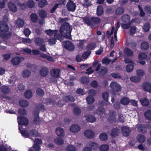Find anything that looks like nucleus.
<instances>
[{
	"label": "nucleus",
	"instance_id": "1",
	"mask_svg": "<svg viewBox=\"0 0 151 151\" xmlns=\"http://www.w3.org/2000/svg\"><path fill=\"white\" fill-rule=\"evenodd\" d=\"M8 27L6 22H1L0 24V37L5 39L10 36L11 34L8 32Z\"/></svg>",
	"mask_w": 151,
	"mask_h": 151
},
{
	"label": "nucleus",
	"instance_id": "2",
	"mask_svg": "<svg viewBox=\"0 0 151 151\" xmlns=\"http://www.w3.org/2000/svg\"><path fill=\"white\" fill-rule=\"evenodd\" d=\"M71 29L68 23H66L65 25H62L60 29L61 35L63 37L70 39L71 37L70 33Z\"/></svg>",
	"mask_w": 151,
	"mask_h": 151
},
{
	"label": "nucleus",
	"instance_id": "3",
	"mask_svg": "<svg viewBox=\"0 0 151 151\" xmlns=\"http://www.w3.org/2000/svg\"><path fill=\"white\" fill-rule=\"evenodd\" d=\"M60 70L58 69H53L50 71L51 78L50 81L51 82L56 83L57 78L59 76Z\"/></svg>",
	"mask_w": 151,
	"mask_h": 151
},
{
	"label": "nucleus",
	"instance_id": "4",
	"mask_svg": "<svg viewBox=\"0 0 151 151\" xmlns=\"http://www.w3.org/2000/svg\"><path fill=\"white\" fill-rule=\"evenodd\" d=\"M21 133L22 135L25 137H30L31 136L34 137H39L40 135L38 132L35 130H31L29 133H28L25 130H22Z\"/></svg>",
	"mask_w": 151,
	"mask_h": 151
},
{
	"label": "nucleus",
	"instance_id": "5",
	"mask_svg": "<svg viewBox=\"0 0 151 151\" xmlns=\"http://www.w3.org/2000/svg\"><path fill=\"white\" fill-rule=\"evenodd\" d=\"M85 22L88 25H91L93 24H97L101 22V19L98 17H92L91 19L86 18L84 19Z\"/></svg>",
	"mask_w": 151,
	"mask_h": 151
},
{
	"label": "nucleus",
	"instance_id": "6",
	"mask_svg": "<svg viewBox=\"0 0 151 151\" xmlns=\"http://www.w3.org/2000/svg\"><path fill=\"white\" fill-rule=\"evenodd\" d=\"M110 87L111 89V93L113 95H115V92H119L121 90V86L116 82H111L110 84Z\"/></svg>",
	"mask_w": 151,
	"mask_h": 151
},
{
	"label": "nucleus",
	"instance_id": "7",
	"mask_svg": "<svg viewBox=\"0 0 151 151\" xmlns=\"http://www.w3.org/2000/svg\"><path fill=\"white\" fill-rule=\"evenodd\" d=\"M45 32L47 34L50 36H52L54 34V37L60 41L63 40V37L59 34L56 33L55 30L49 29L46 30L45 31Z\"/></svg>",
	"mask_w": 151,
	"mask_h": 151
},
{
	"label": "nucleus",
	"instance_id": "8",
	"mask_svg": "<svg viewBox=\"0 0 151 151\" xmlns=\"http://www.w3.org/2000/svg\"><path fill=\"white\" fill-rule=\"evenodd\" d=\"M39 72L40 75L43 77L46 76L49 73V69L45 66L41 67L39 69Z\"/></svg>",
	"mask_w": 151,
	"mask_h": 151
},
{
	"label": "nucleus",
	"instance_id": "9",
	"mask_svg": "<svg viewBox=\"0 0 151 151\" xmlns=\"http://www.w3.org/2000/svg\"><path fill=\"white\" fill-rule=\"evenodd\" d=\"M66 6L68 11L72 12L74 11L76 8L75 4L72 1H70L68 3Z\"/></svg>",
	"mask_w": 151,
	"mask_h": 151
},
{
	"label": "nucleus",
	"instance_id": "10",
	"mask_svg": "<svg viewBox=\"0 0 151 151\" xmlns=\"http://www.w3.org/2000/svg\"><path fill=\"white\" fill-rule=\"evenodd\" d=\"M65 47L67 49L70 51L74 50L75 47L70 42L67 41L64 42L63 43Z\"/></svg>",
	"mask_w": 151,
	"mask_h": 151
},
{
	"label": "nucleus",
	"instance_id": "11",
	"mask_svg": "<svg viewBox=\"0 0 151 151\" xmlns=\"http://www.w3.org/2000/svg\"><path fill=\"white\" fill-rule=\"evenodd\" d=\"M24 58L23 57H15L11 60V62L13 65H17L19 64L22 60Z\"/></svg>",
	"mask_w": 151,
	"mask_h": 151
},
{
	"label": "nucleus",
	"instance_id": "12",
	"mask_svg": "<svg viewBox=\"0 0 151 151\" xmlns=\"http://www.w3.org/2000/svg\"><path fill=\"white\" fill-rule=\"evenodd\" d=\"M56 134L60 137L62 138L65 135V132L64 129L61 127H58L55 130Z\"/></svg>",
	"mask_w": 151,
	"mask_h": 151
},
{
	"label": "nucleus",
	"instance_id": "13",
	"mask_svg": "<svg viewBox=\"0 0 151 151\" xmlns=\"http://www.w3.org/2000/svg\"><path fill=\"white\" fill-rule=\"evenodd\" d=\"M81 129L80 127L77 124H73L72 125L70 128V130L71 132L73 133H77L79 132Z\"/></svg>",
	"mask_w": 151,
	"mask_h": 151
},
{
	"label": "nucleus",
	"instance_id": "14",
	"mask_svg": "<svg viewBox=\"0 0 151 151\" xmlns=\"http://www.w3.org/2000/svg\"><path fill=\"white\" fill-rule=\"evenodd\" d=\"M17 119L19 124L21 125H26L28 123L27 119L24 117L21 116L18 118Z\"/></svg>",
	"mask_w": 151,
	"mask_h": 151
},
{
	"label": "nucleus",
	"instance_id": "15",
	"mask_svg": "<svg viewBox=\"0 0 151 151\" xmlns=\"http://www.w3.org/2000/svg\"><path fill=\"white\" fill-rule=\"evenodd\" d=\"M84 135L87 138H92L94 137L95 134L94 132L93 131L91 130H87L84 132Z\"/></svg>",
	"mask_w": 151,
	"mask_h": 151
},
{
	"label": "nucleus",
	"instance_id": "16",
	"mask_svg": "<svg viewBox=\"0 0 151 151\" xmlns=\"http://www.w3.org/2000/svg\"><path fill=\"white\" fill-rule=\"evenodd\" d=\"M121 130L122 134L125 137L128 136L131 131V130L129 128L126 127H122Z\"/></svg>",
	"mask_w": 151,
	"mask_h": 151
},
{
	"label": "nucleus",
	"instance_id": "17",
	"mask_svg": "<svg viewBox=\"0 0 151 151\" xmlns=\"http://www.w3.org/2000/svg\"><path fill=\"white\" fill-rule=\"evenodd\" d=\"M142 86L144 90L151 92V83L146 82L143 84Z\"/></svg>",
	"mask_w": 151,
	"mask_h": 151
},
{
	"label": "nucleus",
	"instance_id": "18",
	"mask_svg": "<svg viewBox=\"0 0 151 151\" xmlns=\"http://www.w3.org/2000/svg\"><path fill=\"white\" fill-rule=\"evenodd\" d=\"M86 118L87 121L92 123L95 122L96 120V118L94 116L89 114L86 116Z\"/></svg>",
	"mask_w": 151,
	"mask_h": 151
},
{
	"label": "nucleus",
	"instance_id": "19",
	"mask_svg": "<svg viewBox=\"0 0 151 151\" xmlns=\"http://www.w3.org/2000/svg\"><path fill=\"white\" fill-rule=\"evenodd\" d=\"M137 140L139 142L143 143L145 141L146 138L144 135L139 134L137 136Z\"/></svg>",
	"mask_w": 151,
	"mask_h": 151
},
{
	"label": "nucleus",
	"instance_id": "20",
	"mask_svg": "<svg viewBox=\"0 0 151 151\" xmlns=\"http://www.w3.org/2000/svg\"><path fill=\"white\" fill-rule=\"evenodd\" d=\"M35 42L36 45L40 46L44 43V41L40 37H37L35 39Z\"/></svg>",
	"mask_w": 151,
	"mask_h": 151
},
{
	"label": "nucleus",
	"instance_id": "21",
	"mask_svg": "<svg viewBox=\"0 0 151 151\" xmlns=\"http://www.w3.org/2000/svg\"><path fill=\"white\" fill-rule=\"evenodd\" d=\"M8 6L9 9L12 12H15L17 11V9L15 5L11 2L8 4Z\"/></svg>",
	"mask_w": 151,
	"mask_h": 151
},
{
	"label": "nucleus",
	"instance_id": "22",
	"mask_svg": "<svg viewBox=\"0 0 151 151\" xmlns=\"http://www.w3.org/2000/svg\"><path fill=\"white\" fill-rule=\"evenodd\" d=\"M16 24L19 27H21L24 25V21L21 19H18L16 21Z\"/></svg>",
	"mask_w": 151,
	"mask_h": 151
},
{
	"label": "nucleus",
	"instance_id": "23",
	"mask_svg": "<svg viewBox=\"0 0 151 151\" xmlns=\"http://www.w3.org/2000/svg\"><path fill=\"white\" fill-rule=\"evenodd\" d=\"M140 101L141 104L144 106H148L149 104V100L145 98H143L141 99L140 100Z\"/></svg>",
	"mask_w": 151,
	"mask_h": 151
},
{
	"label": "nucleus",
	"instance_id": "24",
	"mask_svg": "<svg viewBox=\"0 0 151 151\" xmlns=\"http://www.w3.org/2000/svg\"><path fill=\"white\" fill-rule=\"evenodd\" d=\"M130 17L128 15H124L122 18V21L124 23H129L130 21Z\"/></svg>",
	"mask_w": 151,
	"mask_h": 151
},
{
	"label": "nucleus",
	"instance_id": "25",
	"mask_svg": "<svg viewBox=\"0 0 151 151\" xmlns=\"http://www.w3.org/2000/svg\"><path fill=\"white\" fill-rule=\"evenodd\" d=\"M124 53L125 55L127 56H131L133 55V51L127 48H125L124 50Z\"/></svg>",
	"mask_w": 151,
	"mask_h": 151
},
{
	"label": "nucleus",
	"instance_id": "26",
	"mask_svg": "<svg viewBox=\"0 0 151 151\" xmlns=\"http://www.w3.org/2000/svg\"><path fill=\"white\" fill-rule=\"evenodd\" d=\"M141 47L142 50H146L149 48L148 44L146 42H143L141 44Z\"/></svg>",
	"mask_w": 151,
	"mask_h": 151
},
{
	"label": "nucleus",
	"instance_id": "27",
	"mask_svg": "<svg viewBox=\"0 0 151 151\" xmlns=\"http://www.w3.org/2000/svg\"><path fill=\"white\" fill-rule=\"evenodd\" d=\"M20 105L22 107H25L29 105L28 102L26 100H21L19 102Z\"/></svg>",
	"mask_w": 151,
	"mask_h": 151
},
{
	"label": "nucleus",
	"instance_id": "28",
	"mask_svg": "<svg viewBox=\"0 0 151 151\" xmlns=\"http://www.w3.org/2000/svg\"><path fill=\"white\" fill-rule=\"evenodd\" d=\"M109 149V146L106 144L101 145L99 147L100 151H107Z\"/></svg>",
	"mask_w": 151,
	"mask_h": 151
},
{
	"label": "nucleus",
	"instance_id": "29",
	"mask_svg": "<svg viewBox=\"0 0 151 151\" xmlns=\"http://www.w3.org/2000/svg\"><path fill=\"white\" fill-rule=\"evenodd\" d=\"M110 118L109 119V121L111 123H114L115 120V119L114 118L115 113L114 112H111L109 114Z\"/></svg>",
	"mask_w": 151,
	"mask_h": 151
},
{
	"label": "nucleus",
	"instance_id": "30",
	"mask_svg": "<svg viewBox=\"0 0 151 151\" xmlns=\"http://www.w3.org/2000/svg\"><path fill=\"white\" fill-rule=\"evenodd\" d=\"M86 100L88 104H91L94 101V98L91 96H88L86 98Z\"/></svg>",
	"mask_w": 151,
	"mask_h": 151
},
{
	"label": "nucleus",
	"instance_id": "31",
	"mask_svg": "<svg viewBox=\"0 0 151 151\" xmlns=\"http://www.w3.org/2000/svg\"><path fill=\"white\" fill-rule=\"evenodd\" d=\"M31 72L28 70H23L22 72V75L23 78H26L29 76Z\"/></svg>",
	"mask_w": 151,
	"mask_h": 151
},
{
	"label": "nucleus",
	"instance_id": "32",
	"mask_svg": "<svg viewBox=\"0 0 151 151\" xmlns=\"http://www.w3.org/2000/svg\"><path fill=\"white\" fill-rule=\"evenodd\" d=\"M2 91L4 93H7L10 92V90L9 88L6 86H3L1 87Z\"/></svg>",
	"mask_w": 151,
	"mask_h": 151
},
{
	"label": "nucleus",
	"instance_id": "33",
	"mask_svg": "<svg viewBox=\"0 0 151 151\" xmlns=\"http://www.w3.org/2000/svg\"><path fill=\"white\" fill-rule=\"evenodd\" d=\"M65 149L68 151H76V149L74 146L69 145L66 147Z\"/></svg>",
	"mask_w": 151,
	"mask_h": 151
},
{
	"label": "nucleus",
	"instance_id": "34",
	"mask_svg": "<svg viewBox=\"0 0 151 151\" xmlns=\"http://www.w3.org/2000/svg\"><path fill=\"white\" fill-rule=\"evenodd\" d=\"M130 101L129 99L126 97H124L121 99V104L124 105H127L129 102Z\"/></svg>",
	"mask_w": 151,
	"mask_h": 151
},
{
	"label": "nucleus",
	"instance_id": "35",
	"mask_svg": "<svg viewBox=\"0 0 151 151\" xmlns=\"http://www.w3.org/2000/svg\"><path fill=\"white\" fill-rule=\"evenodd\" d=\"M24 95L26 98L30 99L32 97V94L31 91L27 90L24 93Z\"/></svg>",
	"mask_w": 151,
	"mask_h": 151
},
{
	"label": "nucleus",
	"instance_id": "36",
	"mask_svg": "<svg viewBox=\"0 0 151 151\" xmlns=\"http://www.w3.org/2000/svg\"><path fill=\"white\" fill-rule=\"evenodd\" d=\"M119 132V130L117 129H114L112 130L111 134L113 136H116L118 135Z\"/></svg>",
	"mask_w": 151,
	"mask_h": 151
},
{
	"label": "nucleus",
	"instance_id": "37",
	"mask_svg": "<svg viewBox=\"0 0 151 151\" xmlns=\"http://www.w3.org/2000/svg\"><path fill=\"white\" fill-rule=\"evenodd\" d=\"M103 13V10L102 7L101 6H99L97 8V14L98 16L101 15Z\"/></svg>",
	"mask_w": 151,
	"mask_h": 151
},
{
	"label": "nucleus",
	"instance_id": "38",
	"mask_svg": "<svg viewBox=\"0 0 151 151\" xmlns=\"http://www.w3.org/2000/svg\"><path fill=\"white\" fill-rule=\"evenodd\" d=\"M145 117L150 120H151V111L148 110L144 113Z\"/></svg>",
	"mask_w": 151,
	"mask_h": 151
},
{
	"label": "nucleus",
	"instance_id": "39",
	"mask_svg": "<svg viewBox=\"0 0 151 151\" xmlns=\"http://www.w3.org/2000/svg\"><path fill=\"white\" fill-rule=\"evenodd\" d=\"M47 2L46 0H41L38 3V6L40 7H42L47 5Z\"/></svg>",
	"mask_w": 151,
	"mask_h": 151
},
{
	"label": "nucleus",
	"instance_id": "40",
	"mask_svg": "<svg viewBox=\"0 0 151 151\" xmlns=\"http://www.w3.org/2000/svg\"><path fill=\"white\" fill-rule=\"evenodd\" d=\"M131 23V22L129 23H124L122 24L121 26L124 29H128L130 26Z\"/></svg>",
	"mask_w": 151,
	"mask_h": 151
},
{
	"label": "nucleus",
	"instance_id": "41",
	"mask_svg": "<svg viewBox=\"0 0 151 151\" xmlns=\"http://www.w3.org/2000/svg\"><path fill=\"white\" fill-rule=\"evenodd\" d=\"M86 43V41L85 40H80L79 41V43L78 44V47L81 48H82L85 46V44Z\"/></svg>",
	"mask_w": 151,
	"mask_h": 151
},
{
	"label": "nucleus",
	"instance_id": "42",
	"mask_svg": "<svg viewBox=\"0 0 151 151\" xmlns=\"http://www.w3.org/2000/svg\"><path fill=\"white\" fill-rule=\"evenodd\" d=\"M136 73L137 75L139 76H143L145 74L144 71L141 69L137 70L136 71Z\"/></svg>",
	"mask_w": 151,
	"mask_h": 151
},
{
	"label": "nucleus",
	"instance_id": "43",
	"mask_svg": "<svg viewBox=\"0 0 151 151\" xmlns=\"http://www.w3.org/2000/svg\"><path fill=\"white\" fill-rule=\"evenodd\" d=\"M108 136L105 133L101 134L100 135V138L101 140L102 141L106 140L108 138Z\"/></svg>",
	"mask_w": 151,
	"mask_h": 151
},
{
	"label": "nucleus",
	"instance_id": "44",
	"mask_svg": "<svg viewBox=\"0 0 151 151\" xmlns=\"http://www.w3.org/2000/svg\"><path fill=\"white\" fill-rule=\"evenodd\" d=\"M31 19L32 22H35L37 20L38 17L36 14H32L31 15Z\"/></svg>",
	"mask_w": 151,
	"mask_h": 151
},
{
	"label": "nucleus",
	"instance_id": "45",
	"mask_svg": "<svg viewBox=\"0 0 151 151\" xmlns=\"http://www.w3.org/2000/svg\"><path fill=\"white\" fill-rule=\"evenodd\" d=\"M134 65L133 64L128 65L126 66V70L127 72H130L132 71L134 69Z\"/></svg>",
	"mask_w": 151,
	"mask_h": 151
},
{
	"label": "nucleus",
	"instance_id": "46",
	"mask_svg": "<svg viewBox=\"0 0 151 151\" xmlns=\"http://www.w3.org/2000/svg\"><path fill=\"white\" fill-rule=\"evenodd\" d=\"M124 12V9L122 7L118 8L115 11V13L117 14H121Z\"/></svg>",
	"mask_w": 151,
	"mask_h": 151
},
{
	"label": "nucleus",
	"instance_id": "47",
	"mask_svg": "<svg viewBox=\"0 0 151 151\" xmlns=\"http://www.w3.org/2000/svg\"><path fill=\"white\" fill-rule=\"evenodd\" d=\"M96 47V44L95 43H91L88 44L87 47L88 50H92Z\"/></svg>",
	"mask_w": 151,
	"mask_h": 151
},
{
	"label": "nucleus",
	"instance_id": "48",
	"mask_svg": "<svg viewBox=\"0 0 151 151\" xmlns=\"http://www.w3.org/2000/svg\"><path fill=\"white\" fill-rule=\"evenodd\" d=\"M54 142L58 145H61L63 143V140L61 139L56 138L54 140Z\"/></svg>",
	"mask_w": 151,
	"mask_h": 151
},
{
	"label": "nucleus",
	"instance_id": "49",
	"mask_svg": "<svg viewBox=\"0 0 151 151\" xmlns=\"http://www.w3.org/2000/svg\"><path fill=\"white\" fill-rule=\"evenodd\" d=\"M147 55L146 54L143 52L140 53L139 54L138 56V58L139 60H143L146 58Z\"/></svg>",
	"mask_w": 151,
	"mask_h": 151
},
{
	"label": "nucleus",
	"instance_id": "50",
	"mask_svg": "<svg viewBox=\"0 0 151 151\" xmlns=\"http://www.w3.org/2000/svg\"><path fill=\"white\" fill-rule=\"evenodd\" d=\"M131 81L134 82H138L140 81V78L136 76L131 77L130 78Z\"/></svg>",
	"mask_w": 151,
	"mask_h": 151
},
{
	"label": "nucleus",
	"instance_id": "51",
	"mask_svg": "<svg viewBox=\"0 0 151 151\" xmlns=\"http://www.w3.org/2000/svg\"><path fill=\"white\" fill-rule=\"evenodd\" d=\"M89 145L92 149H97L98 147V145L96 144L93 142H90L89 144Z\"/></svg>",
	"mask_w": 151,
	"mask_h": 151
},
{
	"label": "nucleus",
	"instance_id": "52",
	"mask_svg": "<svg viewBox=\"0 0 151 151\" xmlns=\"http://www.w3.org/2000/svg\"><path fill=\"white\" fill-rule=\"evenodd\" d=\"M39 13L40 17L42 18H45L47 16V14L43 10L40 11Z\"/></svg>",
	"mask_w": 151,
	"mask_h": 151
},
{
	"label": "nucleus",
	"instance_id": "53",
	"mask_svg": "<svg viewBox=\"0 0 151 151\" xmlns=\"http://www.w3.org/2000/svg\"><path fill=\"white\" fill-rule=\"evenodd\" d=\"M73 112L75 115H78L81 113V110L78 107H76L73 109Z\"/></svg>",
	"mask_w": 151,
	"mask_h": 151
},
{
	"label": "nucleus",
	"instance_id": "54",
	"mask_svg": "<svg viewBox=\"0 0 151 151\" xmlns=\"http://www.w3.org/2000/svg\"><path fill=\"white\" fill-rule=\"evenodd\" d=\"M102 96L104 99L106 101H108V98L109 97L108 93L107 92H104L102 93Z\"/></svg>",
	"mask_w": 151,
	"mask_h": 151
},
{
	"label": "nucleus",
	"instance_id": "55",
	"mask_svg": "<svg viewBox=\"0 0 151 151\" xmlns=\"http://www.w3.org/2000/svg\"><path fill=\"white\" fill-rule=\"evenodd\" d=\"M37 94L40 96H42L44 95L43 91L41 88H38L36 91Z\"/></svg>",
	"mask_w": 151,
	"mask_h": 151
},
{
	"label": "nucleus",
	"instance_id": "56",
	"mask_svg": "<svg viewBox=\"0 0 151 151\" xmlns=\"http://www.w3.org/2000/svg\"><path fill=\"white\" fill-rule=\"evenodd\" d=\"M150 28V26L149 24L148 23L145 24L144 25L143 29L145 32L148 31Z\"/></svg>",
	"mask_w": 151,
	"mask_h": 151
},
{
	"label": "nucleus",
	"instance_id": "57",
	"mask_svg": "<svg viewBox=\"0 0 151 151\" xmlns=\"http://www.w3.org/2000/svg\"><path fill=\"white\" fill-rule=\"evenodd\" d=\"M136 30V29L135 27H132L130 29V33L131 35H133L135 33Z\"/></svg>",
	"mask_w": 151,
	"mask_h": 151
},
{
	"label": "nucleus",
	"instance_id": "58",
	"mask_svg": "<svg viewBox=\"0 0 151 151\" xmlns=\"http://www.w3.org/2000/svg\"><path fill=\"white\" fill-rule=\"evenodd\" d=\"M40 122V120L39 118L38 114H37L35 116L33 120V122L35 124H39Z\"/></svg>",
	"mask_w": 151,
	"mask_h": 151
},
{
	"label": "nucleus",
	"instance_id": "59",
	"mask_svg": "<svg viewBox=\"0 0 151 151\" xmlns=\"http://www.w3.org/2000/svg\"><path fill=\"white\" fill-rule=\"evenodd\" d=\"M91 52L90 51H86L82 54V57L84 58H86L90 55Z\"/></svg>",
	"mask_w": 151,
	"mask_h": 151
},
{
	"label": "nucleus",
	"instance_id": "60",
	"mask_svg": "<svg viewBox=\"0 0 151 151\" xmlns=\"http://www.w3.org/2000/svg\"><path fill=\"white\" fill-rule=\"evenodd\" d=\"M27 5L29 8H32L34 6V3L33 1L32 0L28 1Z\"/></svg>",
	"mask_w": 151,
	"mask_h": 151
},
{
	"label": "nucleus",
	"instance_id": "61",
	"mask_svg": "<svg viewBox=\"0 0 151 151\" xmlns=\"http://www.w3.org/2000/svg\"><path fill=\"white\" fill-rule=\"evenodd\" d=\"M81 81L83 83L87 84L89 81V79L86 77H82L81 79Z\"/></svg>",
	"mask_w": 151,
	"mask_h": 151
},
{
	"label": "nucleus",
	"instance_id": "62",
	"mask_svg": "<svg viewBox=\"0 0 151 151\" xmlns=\"http://www.w3.org/2000/svg\"><path fill=\"white\" fill-rule=\"evenodd\" d=\"M92 67L91 66L90 67L86 70V73L87 74L89 75L93 73L94 71V70H92Z\"/></svg>",
	"mask_w": 151,
	"mask_h": 151
},
{
	"label": "nucleus",
	"instance_id": "63",
	"mask_svg": "<svg viewBox=\"0 0 151 151\" xmlns=\"http://www.w3.org/2000/svg\"><path fill=\"white\" fill-rule=\"evenodd\" d=\"M65 99L66 101H74L73 97L70 96H66L65 98Z\"/></svg>",
	"mask_w": 151,
	"mask_h": 151
},
{
	"label": "nucleus",
	"instance_id": "64",
	"mask_svg": "<svg viewBox=\"0 0 151 151\" xmlns=\"http://www.w3.org/2000/svg\"><path fill=\"white\" fill-rule=\"evenodd\" d=\"M111 61V60L109 58H106L102 60V62L103 64H109Z\"/></svg>",
	"mask_w": 151,
	"mask_h": 151
}]
</instances>
